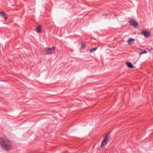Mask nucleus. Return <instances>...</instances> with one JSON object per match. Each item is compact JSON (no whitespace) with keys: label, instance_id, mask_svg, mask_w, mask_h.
Listing matches in <instances>:
<instances>
[{"label":"nucleus","instance_id":"1","mask_svg":"<svg viewBox=\"0 0 153 153\" xmlns=\"http://www.w3.org/2000/svg\"><path fill=\"white\" fill-rule=\"evenodd\" d=\"M1 145L2 149L5 151H9L11 149L10 142L8 140L5 139L1 138Z\"/></svg>","mask_w":153,"mask_h":153},{"label":"nucleus","instance_id":"2","mask_svg":"<svg viewBox=\"0 0 153 153\" xmlns=\"http://www.w3.org/2000/svg\"><path fill=\"white\" fill-rule=\"evenodd\" d=\"M55 48L53 47L51 48H44V51L47 54H51L55 52Z\"/></svg>","mask_w":153,"mask_h":153},{"label":"nucleus","instance_id":"3","mask_svg":"<svg viewBox=\"0 0 153 153\" xmlns=\"http://www.w3.org/2000/svg\"><path fill=\"white\" fill-rule=\"evenodd\" d=\"M109 138V137L108 135H107L105 138L102 141L101 144V147H102L103 146H105Z\"/></svg>","mask_w":153,"mask_h":153},{"label":"nucleus","instance_id":"4","mask_svg":"<svg viewBox=\"0 0 153 153\" xmlns=\"http://www.w3.org/2000/svg\"><path fill=\"white\" fill-rule=\"evenodd\" d=\"M129 22L131 25L133 26L134 27H136L138 24L137 22L133 19H131Z\"/></svg>","mask_w":153,"mask_h":153},{"label":"nucleus","instance_id":"5","mask_svg":"<svg viewBox=\"0 0 153 153\" xmlns=\"http://www.w3.org/2000/svg\"><path fill=\"white\" fill-rule=\"evenodd\" d=\"M142 34H143L146 37H149L150 35V32L149 31L143 30L141 33Z\"/></svg>","mask_w":153,"mask_h":153},{"label":"nucleus","instance_id":"6","mask_svg":"<svg viewBox=\"0 0 153 153\" xmlns=\"http://www.w3.org/2000/svg\"><path fill=\"white\" fill-rule=\"evenodd\" d=\"M42 27L40 25H38L36 28V31L37 33H41L42 32Z\"/></svg>","mask_w":153,"mask_h":153},{"label":"nucleus","instance_id":"7","mask_svg":"<svg viewBox=\"0 0 153 153\" xmlns=\"http://www.w3.org/2000/svg\"><path fill=\"white\" fill-rule=\"evenodd\" d=\"M0 14L2 17H3L5 20L7 19V17L6 14L4 12H0Z\"/></svg>","mask_w":153,"mask_h":153},{"label":"nucleus","instance_id":"8","mask_svg":"<svg viewBox=\"0 0 153 153\" xmlns=\"http://www.w3.org/2000/svg\"><path fill=\"white\" fill-rule=\"evenodd\" d=\"M134 42V39H129L128 41V44L129 45H131Z\"/></svg>","mask_w":153,"mask_h":153},{"label":"nucleus","instance_id":"9","mask_svg":"<svg viewBox=\"0 0 153 153\" xmlns=\"http://www.w3.org/2000/svg\"><path fill=\"white\" fill-rule=\"evenodd\" d=\"M126 65L127 66L130 68H133V66L131 63L130 62H126Z\"/></svg>","mask_w":153,"mask_h":153},{"label":"nucleus","instance_id":"10","mask_svg":"<svg viewBox=\"0 0 153 153\" xmlns=\"http://www.w3.org/2000/svg\"><path fill=\"white\" fill-rule=\"evenodd\" d=\"M97 49V48H93L92 49H91L90 51V53H91L93 52H94Z\"/></svg>","mask_w":153,"mask_h":153},{"label":"nucleus","instance_id":"11","mask_svg":"<svg viewBox=\"0 0 153 153\" xmlns=\"http://www.w3.org/2000/svg\"><path fill=\"white\" fill-rule=\"evenodd\" d=\"M147 53V52L146 51V50H145L142 52H140V55H141V54H143L144 53Z\"/></svg>","mask_w":153,"mask_h":153},{"label":"nucleus","instance_id":"12","mask_svg":"<svg viewBox=\"0 0 153 153\" xmlns=\"http://www.w3.org/2000/svg\"><path fill=\"white\" fill-rule=\"evenodd\" d=\"M85 45L84 44H82V46H81V48H85Z\"/></svg>","mask_w":153,"mask_h":153},{"label":"nucleus","instance_id":"13","mask_svg":"<svg viewBox=\"0 0 153 153\" xmlns=\"http://www.w3.org/2000/svg\"><path fill=\"white\" fill-rule=\"evenodd\" d=\"M149 51L150 53H151V52L150 50H149Z\"/></svg>","mask_w":153,"mask_h":153}]
</instances>
